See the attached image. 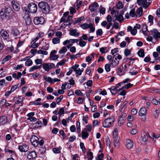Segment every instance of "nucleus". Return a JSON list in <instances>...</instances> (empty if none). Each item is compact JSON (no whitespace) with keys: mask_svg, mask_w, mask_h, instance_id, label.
<instances>
[{"mask_svg":"<svg viewBox=\"0 0 160 160\" xmlns=\"http://www.w3.org/2000/svg\"><path fill=\"white\" fill-rule=\"evenodd\" d=\"M147 26L146 24H143L142 25V32L145 36H147L148 35V32L149 31L148 30Z\"/></svg>","mask_w":160,"mask_h":160,"instance_id":"14","label":"nucleus"},{"mask_svg":"<svg viewBox=\"0 0 160 160\" xmlns=\"http://www.w3.org/2000/svg\"><path fill=\"white\" fill-rule=\"evenodd\" d=\"M37 52L38 54H42L43 55H47L48 54V52L47 51L41 50H39L38 52Z\"/></svg>","mask_w":160,"mask_h":160,"instance_id":"41","label":"nucleus"},{"mask_svg":"<svg viewBox=\"0 0 160 160\" xmlns=\"http://www.w3.org/2000/svg\"><path fill=\"white\" fill-rule=\"evenodd\" d=\"M100 51L102 53H105L107 52L106 47H102L99 49Z\"/></svg>","mask_w":160,"mask_h":160,"instance_id":"49","label":"nucleus"},{"mask_svg":"<svg viewBox=\"0 0 160 160\" xmlns=\"http://www.w3.org/2000/svg\"><path fill=\"white\" fill-rule=\"evenodd\" d=\"M32 63V60L30 59H28L25 62V65L26 66H31Z\"/></svg>","mask_w":160,"mask_h":160,"instance_id":"37","label":"nucleus"},{"mask_svg":"<svg viewBox=\"0 0 160 160\" xmlns=\"http://www.w3.org/2000/svg\"><path fill=\"white\" fill-rule=\"evenodd\" d=\"M115 17L116 18V19L115 20H118L120 23H121L122 21L123 20V17L122 15H119Z\"/></svg>","mask_w":160,"mask_h":160,"instance_id":"29","label":"nucleus"},{"mask_svg":"<svg viewBox=\"0 0 160 160\" xmlns=\"http://www.w3.org/2000/svg\"><path fill=\"white\" fill-rule=\"evenodd\" d=\"M133 85L132 84H131L130 83H129L128 84L124 86V87H122V88H121L120 89L118 90L119 91H120L121 90H123V89L124 88H125L128 89L131 88V87H132Z\"/></svg>","mask_w":160,"mask_h":160,"instance_id":"31","label":"nucleus"},{"mask_svg":"<svg viewBox=\"0 0 160 160\" xmlns=\"http://www.w3.org/2000/svg\"><path fill=\"white\" fill-rule=\"evenodd\" d=\"M49 64V63H45L43 65V69L46 71H48L50 69Z\"/></svg>","mask_w":160,"mask_h":160,"instance_id":"28","label":"nucleus"},{"mask_svg":"<svg viewBox=\"0 0 160 160\" xmlns=\"http://www.w3.org/2000/svg\"><path fill=\"white\" fill-rule=\"evenodd\" d=\"M147 113V110L145 107L141 108L139 112V114L140 116L145 115Z\"/></svg>","mask_w":160,"mask_h":160,"instance_id":"16","label":"nucleus"},{"mask_svg":"<svg viewBox=\"0 0 160 160\" xmlns=\"http://www.w3.org/2000/svg\"><path fill=\"white\" fill-rule=\"evenodd\" d=\"M133 146V142L130 139H128L126 141V147L128 149L131 148Z\"/></svg>","mask_w":160,"mask_h":160,"instance_id":"17","label":"nucleus"},{"mask_svg":"<svg viewBox=\"0 0 160 160\" xmlns=\"http://www.w3.org/2000/svg\"><path fill=\"white\" fill-rule=\"evenodd\" d=\"M75 94L78 96H82L83 95V93L80 90H76L75 91Z\"/></svg>","mask_w":160,"mask_h":160,"instance_id":"55","label":"nucleus"},{"mask_svg":"<svg viewBox=\"0 0 160 160\" xmlns=\"http://www.w3.org/2000/svg\"><path fill=\"white\" fill-rule=\"evenodd\" d=\"M4 12L10 15V13L12 11V9L9 6H6L4 7V8L2 9Z\"/></svg>","mask_w":160,"mask_h":160,"instance_id":"24","label":"nucleus"},{"mask_svg":"<svg viewBox=\"0 0 160 160\" xmlns=\"http://www.w3.org/2000/svg\"><path fill=\"white\" fill-rule=\"evenodd\" d=\"M122 83V82H120L118 83V84H117L116 86V87L114 89H112V90H111V92L112 94H113V93H112V90L113 91H114L115 90H118L117 89L119 87V86H121V84Z\"/></svg>","mask_w":160,"mask_h":160,"instance_id":"52","label":"nucleus"},{"mask_svg":"<svg viewBox=\"0 0 160 160\" xmlns=\"http://www.w3.org/2000/svg\"><path fill=\"white\" fill-rule=\"evenodd\" d=\"M125 119H123L120 117L118 119V124L121 126L122 125L124 122Z\"/></svg>","mask_w":160,"mask_h":160,"instance_id":"34","label":"nucleus"},{"mask_svg":"<svg viewBox=\"0 0 160 160\" xmlns=\"http://www.w3.org/2000/svg\"><path fill=\"white\" fill-rule=\"evenodd\" d=\"M60 41V39L58 38H54L52 40V42L54 44L59 43Z\"/></svg>","mask_w":160,"mask_h":160,"instance_id":"36","label":"nucleus"},{"mask_svg":"<svg viewBox=\"0 0 160 160\" xmlns=\"http://www.w3.org/2000/svg\"><path fill=\"white\" fill-rule=\"evenodd\" d=\"M31 22V19L29 17H27L26 19V23L27 25H29Z\"/></svg>","mask_w":160,"mask_h":160,"instance_id":"50","label":"nucleus"},{"mask_svg":"<svg viewBox=\"0 0 160 160\" xmlns=\"http://www.w3.org/2000/svg\"><path fill=\"white\" fill-rule=\"evenodd\" d=\"M106 140L107 145L110 147L111 144V142L110 141V139L109 138H106Z\"/></svg>","mask_w":160,"mask_h":160,"instance_id":"61","label":"nucleus"},{"mask_svg":"<svg viewBox=\"0 0 160 160\" xmlns=\"http://www.w3.org/2000/svg\"><path fill=\"white\" fill-rule=\"evenodd\" d=\"M69 34L71 36L78 37L79 35V33L77 32L76 29H74L70 31Z\"/></svg>","mask_w":160,"mask_h":160,"instance_id":"19","label":"nucleus"},{"mask_svg":"<svg viewBox=\"0 0 160 160\" xmlns=\"http://www.w3.org/2000/svg\"><path fill=\"white\" fill-rule=\"evenodd\" d=\"M39 10L43 13H48L50 11V7L48 4L45 2H41L38 3Z\"/></svg>","mask_w":160,"mask_h":160,"instance_id":"1","label":"nucleus"},{"mask_svg":"<svg viewBox=\"0 0 160 160\" xmlns=\"http://www.w3.org/2000/svg\"><path fill=\"white\" fill-rule=\"evenodd\" d=\"M35 62L37 64H41L42 63V60L41 59H37L35 60Z\"/></svg>","mask_w":160,"mask_h":160,"instance_id":"59","label":"nucleus"},{"mask_svg":"<svg viewBox=\"0 0 160 160\" xmlns=\"http://www.w3.org/2000/svg\"><path fill=\"white\" fill-rule=\"evenodd\" d=\"M12 6L13 9L16 11H18L20 10V6L18 1L13 0L12 2Z\"/></svg>","mask_w":160,"mask_h":160,"instance_id":"8","label":"nucleus"},{"mask_svg":"<svg viewBox=\"0 0 160 160\" xmlns=\"http://www.w3.org/2000/svg\"><path fill=\"white\" fill-rule=\"evenodd\" d=\"M28 11L32 13H36L38 9L37 5L33 2L29 3L28 6Z\"/></svg>","mask_w":160,"mask_h":160,"instance_id":"3","label":"nucleus"},{"mask_svg":"<svg viewBox=\"0 0 160 160\" xmlns=\"http://www.w3.org/2000/svg\"><path fill=\"white\" fill-rule=\"evenodd\" d=\"M142 12L143 9L142 8H138L136 12V15H138V17H139L142 15Z\"/></svg>","mask_w":160,"mask_h":160,"instance_id":"22","label":"nucleus"},{"mask_svg":"<svg viewBox=\"0 0 160 160\" xmlns=\"http://www.w3.org/2000/svg\"><path fill=\"white\" fill-rule=\"evenodd\" d=\"M11 33L14 36H17L19 34L20 32L17 28H13L12 30Z\"/></svg>","mask_w":160,"mask_h":160,"instance_id":"21","label":"nucleus"},{"mask_svg":"<svg viewBox=\"0 0 160 160\" xmlns=\"http://www.w3.org/2000/svg\"><path fill=\"white\" fill-rule=\"evenodd\" d=\"M44 22L45 19L42 17H36L33 20V22L36 25L42 24Z\"/></svg>","mask_w":160,"mask_h":160,"instance_id":"5","label":"nucleus"},{"mask_svg":"<svg viewBox=\"0 0 160 160\" xmlns=\"http://www.w3.org/2000/svg\"><path fill=\"white\" fill-rule=\"evenodd\" d=\"M63 96L62 95H61L57 99V103L58 104H59V102L62 99Z\"/></svg>","mask_w":160,"mask_h":160,"instance_id":"58","label":"nucleus"},{"mask_svg":"<svg viewBox=\"0 0 160 160\" xmlns=\"http://www.w3.org/2000/svg\"><path fill=\"white\" fill-rule=\"evenodd\" d=\"M99 5L97 3L94 2L90 5L89 6V8L91 12H93L96 9V8Z\"/></svg>","mask_w":160,"mask_h":160,"instance_id":"12","label":"nucleus"},{"mask_svg":"<svg viewBox=\"0 0 160 160\" xmlns=\"http://www.w3.org/2000/svg\"><path fill=\"white\" fill-rule=\"evenodd\" d=\"M137 32V29L134 28L131 31V33L133 35H135Z\"/></svg>","mask_w":160,"mask_h":160,"instance_id":"64","label":"nucleus"},{"mask_svg":"<svg viewBox=\"0 0 160 160\" xmlns=\"http://www.w3.org/2000/svg\"><path fill=\"white\" fill-rule=\"evenodd\" d=\"M87 155L89 157L88 158L90 160H92L93 158V153L92 152H88L87 154Z\"/></svg>","mask_w":160,"mask_h":160,"instance_id":"46","label":"nucleus"},{"mask_svg":"<svg viewBox=\"0 0 160 160\" xmlns=\"http://www.w3.org/2000/svg\"><path fill=\"white\" fill-rule=\"evenodd\" d=\"M148 136L151 138L148 132H144L143 135L142 136V141L144 142L147 141L148 139Z\"/></svg>","mask_w":160,"mask_h":160,"instance_id":"18","label":"nucleus"},{"mask_svg":"<svg viewBox=\"0 0 160 160\" xmlns=\"http://www.w3.org/2000/svg\"><path fill=\"white\" fill-rule=\"evenodd\" d=\"M1 36L4 39H7L9 37V35L8 32L3 29L1 30L0 32Z\"/></svg>","mask_w":160,"mask_h":160,"instance_id":"15","label":"nucleus"},{"mask_svg":"<svg viewBox=\"0 0 160 160\" xmlns=\"http://www.w3.org/2000/svg\"><path fill=\"white\" fill-rule=\"evenodd\" d=\"M123 7V5L122 2H119L117 5V8L118 9H120L122 8Z\"/></svg>","mask_w":160,"mask_h":160,"instance_id":"47","label":"nucleus"},{"mask_svg":"<svg viewBox=\"0 0 160 160\" xmlns=\"http://www.w3.org/2000/svg\"><path fill=\"white\" fill-rule=\"evenodd\" d=\"M37 153L36 152L33 151L29 152L28 154L27 158L30 160H32L36 158Z\"/></svg>","mask_w":160,"mask_h":160,"instance_id":"9","label":"nucleus"},{"mask_svg":"<svg viewBox=\"0 0 160 160\" xmlns=\"http://www.w3.org/2000/svg\"><path fill=\"white\" fill-rule=\"evenodd\" d=\"M80 146L81 148L82 149L83 152H85L86 151V148L84 146V144L83 142H81L80 143Z\"/></svg>","mask_w":160,"mask_h":160,"instance_id":"43","label":"nucleus"},{"mask_svg":"<svg viewBox=\"0 0 160 160\" xmlns=\"http://www.w3.org/2000/svg\"><path fill=\"white\" fill-rule=\"evenodd\" d=\"M59 56L58 55H53L50 56V60H55L57 59L58 58Z\"/></svg>","mask_w":160,"mask_h":160,"instance_id":"48","label":"nucleus"},{"mask_svg":"<svg viewBox=\"0 0 160 160\" xmlns=\"http://www.w3.org/2000/svg\"><path fill=\"white\" fill-rule=\"evenodd\" d=\"M129 15L131 17H134L135 16H136V17H137L138 16V15H136V13H135V8H132L131 9L129 12Z\"/></svg>","mask_w":160,"mask_h":160,"instance_id":"27","label":"nucleus"},{"mask_svg":"<svg viewBox=\"0 0 160 160\" xmlns=\"http://www.w3.org/2000/svg\"><path fill=\"white\" fill-rule=\"evenodd\" d=\"M53 151L54 153H58L60 152V149L58 148H54L53 149Z\"/></svg>","mask_w":160,"mask_h":160,"instance_id":"63","label":"nucleus"},{"mask_svg":"<svg viewBox=\"0 0 160 160\" xmlns=\"http://www.w3.org/2000/svg\"><path fill=\"white\" fill-rule=\"evenodd\" d=\"M32 144L35 147H37L39 145V138L35 135H33L31 139Z\"/></svg>","mask_w":160,"mask_h":160,"instance_id":"6","label":"nucleus"},{"mask_svg":"<svg viewBox=\"0 0 160 160\" xmlns=\"http://www.w3.org/2000/svg\"><path fill=\"white\" fill-rule=\"evenodd\" d=\"M128 67L127 65H123L120 66L117 69V72L118 75L121 76L123 75L127 71Z\"/></svg>","mask_w":160,"mask_h":160,"instance_id":"4","label":"nucleus"},{"mask_svg":"<svg viewBox=\"0 0 160 160\" xmlns=\"http://www.w3.org/2000/svg\"><path fill=\"white\" fill-rule=\"evenodd\" d=\"M154 118H155L157 119L158 117L159 111L158 109H156L154 111Z\"/></svg>","mask_w":160,"mask_h":160,"instance_id":"51","label":"nucleus"},{"mask_svg":"<svg viewBox=\"0 0 160 160\" xmlns=\"http://www.w3.org/2000/svg\"><path fill=\"white\" fill-rule=\"evenodd\" d=\"M18 149L22 152H25L28 150V147L26 145H23L19 146Z\"/></svg>","mask_w":160,"mask_h":160,"instance_id":"13","label":"nucleus"},{"mask_svg":"<svg viewBox=\"0 0 160 160\" xmlns=\"http://www.w3.org/2000/svg\"><path fill=\"white\" fill-rule=\"evenodd\" d=\"M8 121L7 117L5 116L1 115L0 117V125H3L7 123Z\"/></svg>","mask_w":160,"mask_h":160,"instance_id":"11","label":"nucleus"},{"mask_svg":"<svg viewBox=\"0 0 160 160\" xmlns=\"http://www.w3.org/2000/svg\"><path fill=\"white\" fill-rule=\"evenodd\" d=\"M129 73L131 75H136L138 73V72L135 70H133V68H131L130 69Z\"/></svg>","mask_w":160,"mask_h":160,"instance_id":"38","label":"nucleus"},{"mask_svg":"<svg viewBox=\"0 0 160 160\" xmlns=\"http://www.w3.org/2000/svg\"><path fill=\"white\" fill-rule=\"evenodd\" d=\"M148 19L149 22L151 24H153V17L152 15H149L148 17Z\"/></svg>","mask_w":160,"mask_h":160,"instance_id":"45","label":"nucleus"},{"mask_svg":"<svg viewBox=\"0 0 160 160\" xmlns=\"http://www.w3.org/2000/svg\"><path fill=\"white\" fill-rule=\"evenodd\" d=\"M81 27L84 29H87L90 27V23L88 24L87 23H85L84 24H81L80 25Z\"/></svg>","mask_w":160,"mask_h":160,"instance_id":"35","label":"nucleus"},{"mask_svg":"<svg viewBox=\"0 0 160 160\" xmlns=\"http://www.w3.org/2000/svg\"><path fill=\"white\" fill-rule=\"evenodd\" d=\"M114 58H115V60H112V62L110 63L112 67H115L119 64V61L117 60V57L116 56V55L114 56Z\"/></svg>","mask_w":160,"mask_h":160,"instance_id":"20","label":"nucleus"},{"mask_svg":"<svg viewBox=\"0 0 160 160\" xmlns=\"http://www.w3.org/2000/svg\"><path fill=\"white\" fill-rule=\"evenodd\" d=\"M128 102L127 101H125L122 104V108L121 110H124V109L127 107L126 104Z\"/></svg>","mask_w":160,"mask_h":160,"instance_id":"60","label":"nucleus"},{"mask_svg":"<svg viewBox=\"0 0 160 160\" xmlns=\"http://www.w3.org/2000/svg\"><path fill=\"white\" fill-rule=\"evenodd\" d=\"M42 124V122L39 121H37L36 123H34L32 125V126L34 128H37L39 127H41Z\"/></svg>","mask_w":160,"mask_h":160,"instance_id":"23","label":"nucleus"},{"mask_svg":"<svg viewBox=\"0 0 160 160\" xmlns=\"http://www.w3.org/2000/svg\"><path fill=\"white\" fill-rule=\"evenodd\" d=\"M111 65L110 64H110H105V68L107 72H109L110 71V66Z\"/></svg>","mask_w":160,"mask_h":160,"instance_id":"39","label":"nucleus"},{"mask_svg":"<svg viewBox=\"0 0 160 160\" xmlns=\"http://www.w3.org/2000/svg\"><path fill=\"white\" fill-rule=\"evenodd\" d=\"M138 55L141 57L143 58L144 56V52L142 49H141L138 52Z\"/></svg>","mask_w":160,"mask_h":160,"instance_id":"30","label":"nucleus"},{"mask_svg":"<svg viewBox=\"0 0 160 160\" xmlns=\"http://www.w3.org/2000/svg\"><path fill=\"white\" fill-rule=\"evenodd\" d=\"M66 60L63 59L58 62L56 66V68H58L59 67V66H62L64 65L65 62Z\"/></svg>","mask_w":160,"mask_h":160,"instance_id":"33","label":"nucleus"},{"mask_svg":"<svg viewBox=\"0 0 160 160\" xmlns=\"http://www.w3.org/2000/svg\"><path fill=\"white\" fill-rule=\"evenodd\" d=\"M84 19V17H81L76 18V20L75 21V23L74 24L79 22L81 21L82 20Z\"/></svg>","mask_w":160,"mask_h":160,"instance_id":"44","label":"nucleus"},{"mask_svg":"<svg viewBox=\"0 0 160 160\" xmlns=\"http://www.w3.org/2000/svg\"><path fill=\"white\" fill-rule=\"evenodd\" d=\"M1 18L2 20L8 19L10 17V15L4 12L3 10H2L0 12Z\"/></svg>","mask_w":160,"mask_h":160,"instance_id":"10","label":"nucleus"},{"mask_svg":"<svg viewBox=\"0 0 160 160\" xmlns=\"http://www.w3.org/2000/svg\"><path fill=\"white\" fill-rule=\"evenodd\" d=\"M67 51V50L66 47H63L59 51V53L60 54L66 52Z\"/></svg>","mask_w":160,"mask_h":160,"instance_id":"40","label":"nucleus"},{"mask_svg":"<svg viewBox=\"0 0 160 160\" xmlns=\"http://www.w3.org/2000/svg\"><path fill=\"white\" fill-rule=\"evenodd\" d=\"M124 55L126 56H128L131 53L130 50L128 49H125L124 52Z\"/></svg>","mask_w":160,"mask_h":160,"instance_id":"54","label":"nucleus"},{"mask_svg":"<svg viewBox=\"0 0 160 160\" xmlns=\"http://www.w3.org/2000/svg\"><path fill=\"white\" fill-rule=\"evenodd\" d=\"M151 35L156 40H158V38H160V32H158V30L156 29H153L151 31Z\"/></svg>","mask_w":160,"mask_h":160,"instance_id":"7","label":"nucleus"},{"mask_svg":"<svg viewBox=\"0 0 160 160\" xmlns=\"http://www.w3.org/2000/svg\"><path fill=\"white\" fill-rule=\"evenodd\" d=\"M96 34L98 35L101 36L102 34V30L101 29H98L96 31Z\"/></svg>","mask_w":160,"mask_h":160,"instance_id":"62","label":"nucleus"},{"mask_svg":"<svg viewBox=\"0 0 160 160\" xmlns=\"http://www.w3.org/2000/svg\"><path fill=\"white\" fill-rule=\"evenodd\" d=\"M89 136V134L87 132L85 131L82 130V139H85L87 138Z\"/></svg>","mask_w":160,"mask_h":160,"instance_id":"25","label":"nucleus"},{"mask_svg":"<svg viewBox=\"0 0 160 160\" xmlns=\"http://www.w3.org/2000/svg\"><path fill=\"white\" fill-rule=\"evenodd\" d=\"M45 79L47 82H50L51 83H53V82L52 79L50 77H45Z\"/></svg>","mask_w":160,"mask_h":160,"instance_id":"57","label":"nucleus"},{"mask_svg":"<svg viewBox=\"0 0 160 160\" xmlns=\"http://www.w3.org/2000/svg\"><path fill=\"white\" fill-rule=\"evenodd\" d=\"M83 2L80 0H77L76 2L77 8L78 9L82 4Z\"/></svg>","mask_w":160,"mask_h":160,"instance_id":"32","label":"nucleus"},{"mask_svg":"<svg viewBox=\"0 0 160 160\" xmlns=\"http://www.w3.org/2000/svg\"><path fill=\"white\" fill-rule=\"evenodd\" d=\"M115 121V118L113 117L107 118L102 122L103 127L104 128H109L112 127Z\"/></svg>","mask_w":160,"mask_h":160,"instance_id":"2","label":"nucleus"},{"mask_svg":"<svg viewBox=\"0 0 160 160\" xmlns=\"http://www.w3.org/2000/svg\"><path fill=\"white\" fill-rule=\"evenodd\" d=\"M42 68V65H40L39 66H34L32 67L29 70L30 72H31L35 70H37L38 69H40Z\"/></svg>","mask_w":160,"mask_h":160,"instance_id":"26","label":"nucleus"},{"mask_svg":"<svg viewBox=\"0 0 160 160\" xmlns=\"http://www.w3.org/2000/svg\"><path fill=\"white\" fill-rule=\"evenodd\" d=\"M86 128H84V129L87 131V132H90L92 130V125L91 124L87 125L86 126Z\"/></svg>","mask_w":160,"mask_h":160,"instance_id":"42","label":"nucleus"},{"mask_svg":"<svg viewBox=\"0 0 160 160\" xmlns=\"http://www.w3.org/2000/svg\"><path fill=\"white\" fill-rule=\"evenodd\" d=\"M34 42L32 44L31 47L34 48H38L39 46L38 43H36L35 42Z\"/></svg>","mask_w":160,"mask_h":160,"instance_id":"53","label":"nucleus"},{"mask_svg":"<svg viewBox=\"0 0 160 160\" xmlns=\"http://www.w3.org/2000/svg\"><path fill=\"white\" fill-rule=\"evenodd\" d=\"M100 8H101L100 11V13L102 14V15L104 14L105 13V12L106 10L105 8L102 7V6H100Z\"/></svg>","mask_w":160,"mask_h":160,"instance_id":"56","label":"nucleus"}]
</instances>
